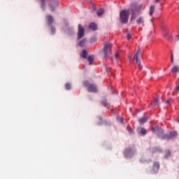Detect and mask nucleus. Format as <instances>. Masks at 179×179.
<instances>
[{
  "label": "nucleus",
  "instance_id": "nucleus-1",
  "mask_svg": "<svg viewBox=\"0 0 179 179\" xmlns=\"http://www.w3.org/2000/svg\"><path fill=\"white\" fill-rule=\"evenodd\" d=\"M83 86L87 88V92L90 93H97L99 90L97 89V85L93 83H90V82L85 80L83 83Z\"/></svg>",
  "mask_w": 179,
  "mask_h": 179
},
{
  "label": "nucleus",
  "instance_id": "nucleus-2",
  "mask_svg": "<svg viewBox=\"0 0 179 179\" xmlns=\"http://www.w3.org/2000/svg\"><path fill=\"white\" fill-rule=\"evenodd\" d=\"M120 22L122 23H128V19L129 17V10H123L120 14Z\"/></svg>",
  "mask_w": 179,
  "mask_h": 179
},
{
  "label": "nucleus",
  "instance_id": "nucleus-3",
  "mask_svg": "<svg viewBox=\"0 0 179 179\" xmlns=\"http://www.w3.org/2000/svg\"><path fill=\"white\" fill-rule=\"evenodd\" d=\"M131 20H134V19L136 17V15H139V10H141V8L138 7L136 4H132L131 6Z\"/></svg>",
  "mask_w": 179,
  "mask_h": 179
},
{
  "label": "nucleus",
  "instance_id": "nucleus-4",
  "mask_svg": "<svg viewBox=\"0 0 179 179\" xmlns=\"http://www.w3.org/2000/svg\"><path fill=\"white\" fill-rule=\"evenodd\" d=\"M111 48L112 45L110 44H106L103 47V54L105 58H110L111 57Z\"/></svg>",
  "mask_w": 179,
  "mask_h": 179
},
{
  "label": "nucleus",
  "instance_id": "nucleus-5",
  "mask_svg": "<svg viewBox=\"0 0 179 179\" xmlns=\"http://www.w3.org/2000/svg\"><path fill=\"white\" fill-rule=\"evenodd\" d=\"M141 55V48H138L136 53L134 56V59H136V64L138 66V69L141 71L142 69V66L141 65V61L138 59V57Z\"/></svg>",
  "mask_w": 179,
  "mask_h": 179
},
{
  "label": "nucleus",
  "instance_id": "nucleus-6",
  "mask_svg": "<svg viewBox=\"0 0 179 179\" xmlns=\"http://www.w3.org/2000/svg\"><path fill=\"white\" fill-rule=\"evenodd\" d=\"M163 36L166 40H168V41L173 40V36L170 34V32L167 28L164 29Z\"/></svg>",
  "mask_w": 179,
  "mask_h": 179
},
{
  "label": "nucleus",
  "instance_id": "nucleus-7",
  "mask_svg": "<svg viewBox=\"0 0 179 179\" xmlns=\"http://www.w3.org/2000/svg\"><path fill=\"white\" fill-rule=\"evenodd\" d=\"M85 36V28L80 25V24H78V40L80 38H83Z\"/></svg>",
  "mask_w": 179,
  "mask_h": 179
},
{
  "label": "nucleus",
  "instance_id": "nucleus-8",
  "mask_svg": "<svg viewBox=\"0 0 179 179\" xmlns=\"http://www.w3.org/2000/svg\"><path fill=\"white\" fill-rule=\"evenodd\" d=\"M57 6H58L57 1H51V3H50V8L51 12H54L55 10V8H57Z\"/></svg>",
  "mask_w": 179,
  "mask_h": 179
},
{
  "label": "nucleus",
  "instance_id": "nucleus-9",
  "mask_svg": "<svg viewBox=\"0 0 179 179\" xmlns=\"http://www.w3.org/2000/svg\"><path fill=\"white\" fill-rule=\"evenodd\" d=\"M159 169H160V164H159V162H154V164L152 166L153 173H157Z\"/></svg>",
  "mask_w": 179,
  "mask_h": 179
},
{
  "label": "nucleus",
  "instance_id": "nucleus-10",
  "mask_svg": "<svg viewBox=\"0 0 179 179\" xmlns=\"http://www.w3.org/2000/svg\"><path fill=\"white\" fill-rule=\"evenodd\" d=\"M46 17L48 20V24L49 26H52V23H54V17H52L51 15H47Z\"/></svg>",
  "mask_w": 179,
  "mask_h": 179
},
{
  "label": "nucleus",
  "instance_id": "nucleus-11",
  "mask_svg": "<svg viewBox=\"0 0 179 179\" xmlns=\"http://www.w3.org/2000/svg\"><path fill=\"white\" fill-rule=\"evenodd\" d=\"M89 29L91 30H97V24L94 22H92L89 24Z\"/></svg>",
  "mask_w": 179,
  "mask_h": 179
},
{
  "label": "nucleus",
  "instance_id": "nucleus-12",
  "mask_svg": "<svg viewBox=\"0 0 179 179\" xmlns=\"http://www.w3.org/2000/svg\"><path fill=\"white\" fill-rule=\"evenodd\" d=\"M136 23L137 24H143V23H145V19L143 17H139L136 20Z\"/></svg>",
  "mask_w": 179,
  "mask_h": 179
},
{
  "label": "nucleus",
  "instance_id": "nucleus-13",
  "mask_svg": "<svg viewBox=\"0 0 179 179\" xmlns=\"http://www.w3.org/2000/svg\"><path fill=\"white\" fill-rule=\"evenodd\" d=\"M148 121V116H144L138 120V122L140 124H145V122H147Z\"/></svg>",
  "mask_w": 179,
  "mask_h": 179
},
{
  "label": "nucleus",
  "instance_id": "nucleus-14",
  "mask_svg": "<svg viewBox=\"0 0 179 179\" xmlns=\"http://www.w3.org/2000/svg\"><path fill=\"white\" fill-rule=\"evenodd\" d=\"M159 97H157V99H155L154 100V101L151 103V106H152V107H156V106H159Z\"/></svg>",
  "mask_w": 179,
  "mask_h": 179
},
{
  "label": "nucleus",
  "instance_id": "nucleus-15",
  "mask_svg": "<svg viewBox=\"0 0 179 179\" xmlns=\"http://www.w3.org/2000/svg\"><path fill=\"white\" fill-rule=\"evenodd\" d=\"M82 58H87V51L86 50H83L82 54H80Z\"/></svg>",
  "mask_w": 179,
  "mask_h": 179
},
{
  "label": "nucleus",
  "instance_id": "nucleus-16",
  "mask_svg": "<svg viewBox=\"0 0 179 179\" xmlns=\"http://www.w3.org/2000/svg\"><path fill=\"white\" fill-rule=\"evenodd\" d=\"M120 55H121V50H118L115 54V59L117 61H120Z\"/></svg>",
  "mask_w": 179,
  "mask_h": 179
},
{
  "label": "nucleus",
  "instance_id": "nucleus-17",
  "mask_svg": "<svg viewBox=\"0 0 179 179\" xmlns=\"http://www.w3.org/2000/svg\"><path fill=\"white\" fill-rule=\"evenodd\" d=\"M138 132L141 134V135H146V129L145 128H139L138 129Z\"/></svg>",
  "mask_w": 179,
  "mask_h": 179
},
{
  "label": "nucleus",
  "instance_id": "nucleus-18",
  "mask_svg": "<svg viewBox=\"0 0 179 179\" xmlns=\"http://www.w3.org/2000/svg\"><path fill=\"white\" fill-rule=\"evenodd\" d=\"M87 60L89 65H92L93 64V61H94V57H93V56H89Z\"/></svg>",
  "mask_w": 179,
  "mask_h": 179
},
{
  "label": "nucleus",
  "instance_id": "nucleus-19",
  "mask_svg": "<svg viewBox=\"0 0 179 179\" xmlns=\"http://www.w3.org/2000/svg\"><path fill=\"white\" fill-rule=\"evenodd\" d=\"M103 13H104V9H103V8H100L99 10H98L96 11V14L98 16H101V15H103Z\"/></svg>",
  "mask_w": 179,
  "mask_h": 179
},
{
  "label": "nucleus",
  "instance_id": "nucleus-20",
  "mask_svg": "<svg viewBox=\"0 0 179 179\" xmlns=\"http://www.w3.org/2000/svg\"><path fill=\"white\" fill-rule=\"evenodd\" d=\"M172 73H177L178 72V66H174L171 69Z\"/></svg>",
  "mask_w": 179,
  "mask_h": 179
},
{
  "label": "nucleus",
  "instance_id": "nucleus-21",
  "mask_svg": "<svg viewBox=\"0 0 179 179\" xmlns=\"http://www.w3.org/2000/svg\"><path fill=\"white\" fill-rule=\"evenodd\" d=\"M171 155V152L170 151V150H166V155L164 156L165 159H169V156Z\"/></svg>",
  "mask_w": 179,
  "mask_h": 179
},
{
  "label": "nucleus",
  "instance_id": "nucleus-22",
  "mask_svg": "<svg viewBox=\"0 0 179 179\" xmlns=\"http://www.w3.org/2000/svg\"><path fill=\"white\" fill-rule=\"evenodd\" d=\"M153 12H155V6H151L150 8V16L153 15Z\"/></svg>",
  "mask_w": 179,
  "mask_h": 179
},
{
  "label": "nucleus",
  "instance_id": "nucleus-23",
  "mask_svg": "<svg viewBox=\"0 0 179 179\" xmlns=\"http://www.w3.org/2000/svg\"><path fill=\"white\" fill-rule=\"evenodd\" d=\"M152 153H155V152H162V149H160L159 147H155L152 149Z\"/></svg>",
  "mask_w": 179,
  "mask_h": 179
},
{
  "label": "nucleus",
  "instance_id": "nucleus-24",
  "mask_svg": "<svg viewBox=\"0 0 179 179\" xmlns=\"http://www.w3.org/2000/svg\"><path fill=\"white\" fill-rule=\"evenodd\" d=\"M65 89H66V90H71V83H66Z\"/></svg>",
  "mask_w": 179,
  "mask_h": 179
},
{
  "label": "nucleus",
  "instance_id": "nucleus-25",
  "mask_svg": "<svg viewBox=\"0 0 179 179\" xmlns=\"http://www.w3.org/2000/svg\"><path fill=\"white\" fill-rule=\"evenodd\" d=\"M117 121H118V122H120V124H124V118L120 116L117 117Z\"/></svg>",
  "mask_w": 179,
  "mask_h": 179
},
{
  "label": "nucleus",
  "instance_id": "nucleus-26",
  "mask_svg": "<svg viewBox=\"0 0 179 179\" xmlns=\"http://www.w3.org/2000/svg\"><path fill=\"white\" fill-rule=\"evenodd\" d=\"M85 43H86V39L85 38L80 41V43H79L80 47H83V45H85Z\"/></svg>",
  "mask_w": 179,
  "mask_h": 179
},
{
  "label": "nucleus",
  "instance_id": "nucleus-27",
  "mask_svg": "<svg viewBox=\"0 0 179 179\" xmlns=\"http://www.w3.org/2000/svg\"><path fill=\"white\" fill-rule=\"evenodd\" d=\"M131 148H127L124 151V156H127V155H128V153H131Z\"/></svg>",
  "mask_w": 179,
  "mask_h": 179
},
{
  "label": "nucleus",
  "instance_id": "nucleus-28",
  "mask_svg": "<svg viewBox=\"0 0 179 179\" xmlns=\"http://www.w3.org/2000/svg\"><path fill=\"white\" fill-rule=\"evenodd\" d=\"M177 92H179V85H177L175 87L174 92H173V94H174V93H177Z\"/></svg>",
  "mask_w": 179,
  "mask_h": 179
},
{
  "label": "nucleus",
  "instance_id": "nucleus-29",
  "mask_svg": "<svg viewBox=\"0 0 179 179\" xmlns=\"http://www.w3.org/2000/svg\"><path fill=\"white\" fill-rule=\"evenodd\" d=\"M50 30H51L52 34H55V27H51Z\"/></svg>",
  "mask_w": 179,
  "mask_h": 179
},
{
  "label": "nucleus",
  "instance_id": "nucleus-30",
  "mask_svg": "<svg viewBox=\"0 0 179 179\" xmlns=\"http://www.w3.org/2000/svg\"><path fill=\"white\" fill-rule=\"evenodd\" d=\"M98 125H104V122H103V120H101V118L100 119V122H98Z\"/></svg>",
  "mask_w": 179,
  "mask_h": 179
},
{
  "label": "nucleus",
  "instance_id": "nucleus-31",
  "mask_svg": "<svg viewBox=\"0 0 179 179\" xmlns=\"http://www.w3.org/2000/svg\"><path fill=\"white\" fill-rule=\"evenodd\" d=\"M171 62H173L174 61V55H173V52H171Z\"/></svg>",
  "mask_w": 179,
  "mask_h": 179
},
{
  "label": "nucleus",
  "instance_id": "nucleus-32",
  "mask_svg": "<svg viewBox=\"0 0 179 179\" xmlns=\"http://www.w3.org/2000/svg\"><path fill=\"white\" fill-rule=\"evenodd\" d=\"M131 37H132V36L130 34H127V40H131Z\"/></svg>",
  "mask_w": 179,
  "mask_h": 179
},
{
  "label": "nucleus",
  "instance_id": "nucleus-33",
  "mask_svg": "<svg viewBox=\"0 0 179 179\" xmlns=\"http://www.w3.org/2000/svg\"><path fill=\"white\" fill-rule=\"evenodd\" d=\"M103 106H105V107H107L108 108V107H110V103H103Z\"/></svg>",
  "mask_w": 179,
  "mask_h": 179
},
{
  "label": "nucleus",
  "instance_id": "nucleus-34",
  "mask_svg": "<svg viewBox=\"0 0 179 179\" xmlns=\"http://www.w3.org/2000/svg\"><path fill=\"white\" fill-rule=\"evenodd\" d=\"M171 135H177V132L176 131H172Z\"/></svg>",
  "mask_w": 179,
  "mask_h": 179
},
{
  "label": "nucleus",
  "instance_id": "nucleus-35",
  "mask_svg": "<svg viewBox=\"0 0 179 179\" xmlns=\"http://www.w3.org/2000/svg\"><path fill=\"white\" fill-rule=\"evenodd\" d=\"M152 132H156V128L152 127Z\"/></svg>",
  "mask_w": 179,
  "mask_h": 179
},
{
  "label": "nucleus",
  "instance_id": "nucleus-36",
  "mask_svg": "<svg viewBox=\"0 0 179 179\" xmlns=\"http://www.w3.org/2000/svg\"><path fill=\"white\" fill-rule=\"evenodd\" d=\"M92 8H93L94 10H96V6H93Z\"/></svg>",
  "mask_w": 179,
  "mask_h": 179
},
{
  "label": "nucleus",
  "instance_id": "nucleus-37",
  "mask_svg": "<svg viewBox=\"0 0 179 179\" xmlns=\"http://www.w3.org/2000/svg\"><path fill=\"white\" fill-rule=\"evenodd\" d=\"M171 99H169V100H168V103H170V101H171Z\"/></svg>",
  "mask_w": 179,
  "mask_h": 179
},
{
  "label": "nucleus",
  "instance_id": "nucleus-38",
  "mask_svg": "<svg viewBox=\"0 0 179 179\" xmlns=\"http://www.w3.org/2000/svg\"><path fill=\"white\" fill-rule=\"evenodd\" d=\"M171 136V138H173L174 136Z\"/></svg>",
  "mask_w": 179,
  "mask_h": 179
},
{
  "label": "nucleus",
  "instance_id": "nucleus-39",
  "mask_svg": "<svg viewBox=\"0 0 179 179\" xmlns=\"http://www.w3.org/2000/svg\"><path fill=\"white\" fill-rule=\"evenodd\" d=\"M43 2H44L45 0H41Z\"/></svg>",
  "mask_w": 179,
  "mask_h": 179
},
{
  "label": "nucleus",
  "instance_id": "nucleus-40",
  "mask_svg": "<svg viewBox=\"0 0 179 179\" xmlns=\"http://www.w3.org/2000/svg\"><path fill=\"white\" fill-rule=\"evenodd\" d=\"M178 122H179V121H178Z\"/></svg>",
  "mask_w": 179,
  "mask_h": 179
}]
</instances>
